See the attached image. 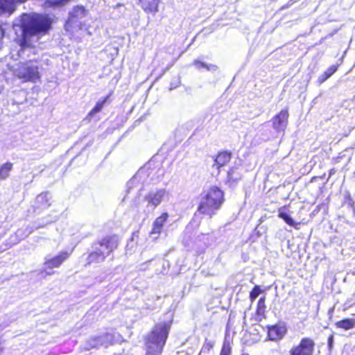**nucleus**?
<instances>
[{
  "label": "nucleus",
  "instance_id": "nucleus-31",
  "mask_svg": "<svg viewBox=\"0 0 355 355\" xmlns=\"http://www.w3.org/2000/svg\"><path fill=\"white\" fill-rule=\"evenodd\" d=\"M336 173V170L334 168H331L329 171V177L330 178Z\"/></svg>",
  "mask_w": 355,
  "mask_h": 355
},
{
  "label": "nucleus",
  "instance_id": "nucleus-5",
  "mask_svg": "<svg viewBox=\"0 0 355 355\" xmlns=\"http://www.w3.org/2000/svg\"><path fill=\"white\" fill-rule=\"evenodd\" d=\"M15 76L23 83H35L41 78L38 67L32 64L31 61L20 64L16 69Z\"/></svg>",
  "mask_w": 355,
  "mask_h": 355
},
{
  "label": "nucleus",
  "instance_id": "nucleus-7",
  "mask_svg": "<svg viewBox=\"0 0 355 355\" xmlns=\"http://www.w3.org/2000/svg\"><path fill=\"white\" fill-rule=\"evenodd\" d=\"M315 342L311 337H302L297 345L289 350V355H313Z\"/></svg>",
  "mask_w": 355,
  "mask_h": 355
},
{
  "label": "nucleus",
  "instance_id": "nucleus-15",
  "mask_svg": "<svg viewBox=\"0 0 355 355\" xmlns=\"http://www.w3.org/2000/svg\"><path fill=\"white\" fill-rule=\"evenodd\" d=\"M288 109L282 110L272 119L273 127L276 129L285 127L288 123Z\"/></svg>",
  "mask_w": 355,
  "mask_h": 355
},
{
  "label": "nucleus",
  "instance_id": "nucleus-3",
  "mask_svg": "<svg viewBox=\"0 0 355 355\" xmlns=\"http://www.w3.org/2000/svg\"><path fill=\"white\" fill-rule=\"evenodd\" d=\"M172 320L156 323L144 338L146 355H161L168 337Z\"/></svg>",
  "mask_w": 355,
  "mask_h": 355
},
{
  "label": "nucleus",
  "instance_id": "nucleus-27",
  "mask_svg": "<svg viewBox=\"0 0 355 355\" xmlns=\"http://www.w3.org/2000/svg\"><path fill=\"white\" fill-rule=\"evenodd\" d=\"M1 4H2V12L6 11L11 8L15 3V0H1Z\"/></svg>",
  "mask_w": 355,
  "mask_h": 355
},
{
  "label": "nucleus",
  "instance_id": "nucleus-10",
  "mask_svg": "<svg viewBox=\"0 0 355 355\" xmlns=\"http://www.w3.org/2000/svg\"><path fill=\"white\" fill-rule=\"evenodd\" d=\"M51 205V197L48 191H44L38 194L32 205L34 212L40 214L48 209Z\"/></svg>",
  "mask_w": 355,
  "mask_h": 355
},
{
  "label": "nucleus",
  "instance_id": "nucleus-34",
  "mask_svg": "<svg viewBox=\"0 0 355 355\" xmlns=\"http://www.w3.org/2000/svg\"><path fill=\"white\" fill-rule=\"evenodd\" d=\"M354 174H355V171H354Z\"/></svg>",
  "mask_w": 355,
  "mask_h": 355
},
{
  "label": "nucleus",
  "instance_id": "nucleus-14",
  "mask_svg": "<svg viewBox=\"0 0 355 355\" xmlns=\"http://www.w3.org/2000/svg\"><path fill=\"white\" fill-rule=\"evenodd\" d=\"M169 215L167 212H162L159 216L155 218L153 222L150 234H160L164 230V225L167 222Z\"/></svg>",
  "mask_w": 355,
  "mask_h": 355
},
{
  "label": "nucleus",
  "instance_id": "nucleus-2",
  "mask_svg": "<svg viewBox=\"0 0 355 355\" xmlns=\"http://www.w3.org/2000/svg\"><path fill=\"white\" fill-rule=\"evenodd\" d=\"M119 243V237L115 234L106 235L92 243V250L87 252L85 266L104 262L118 248Z\"/></svg>",
  "mask_w": 355,
  "mask_h": 355
},
{
  "label": "nucleus",
  "instance_id": "nucleus-9",
  "mask_svg": "<svg viewBox=\"0 0 355 355\" xmlns=\"http://www.w3.org/2000/svg\"><path fill=\"white\" fill-rule=\"evenodd\" d=\"M267 332L266 340L272 342H279L288 334V327L285 322L279 321L273 324L266 326Z\"/></svg>",
  "mask_w": 355,
  "mask_h": 355
},
{
  "label": "nucleus",
  "instance_id": "nucleus-32",
  "mask_svg": "<svg viewBox=\"0 0 355 355\" xmlns=\"http://www.w3.org/2000/svg\"><path fill=\"white\" fill-rule=\"evenodd\" d=\"M318 177H317V176H313V177H312V178H311V180H310V182H313L316 181V180L318 179Z\"/></svg>",
  "mask_w": 355,
  "mask_h": 355
},
{
  "label": "nucleus",
  "instance_id": "nucleus-19",
  "mask_svg": "<svg viewBox=\"0 0 355 355\" xmlns=\"http://www.w3.org/2000/svg\"><path fill=\"white\" fill-rule=\"evenodd\" d=\"M337 328L344 330H349L355 327V319L345 318L336 322Z\"/></svg>",
  "mask_w": 355,
  "mask_h": 355
},
{
  "label": "nucleus",
  "instance_id": "nucleus-25",
  "mask_svg": "<svg viewBox=\"0 0 355 355\" xmlns=\"http://www.w3.org/2000/svg\"><path fill=\"white\" fill-rule=\"evenodd\" d=\"M264 292L259 285H255L250 292L249 298L251 302H254L257 297Z\"/></svg>",
  "mask_w": 355,
  "mask_h": 355
},
{
  "label": "nucleus",
  "instance_id": "nucleus-17",
  "mask_svg": "<svg viewBox=\"0 0 355 355\" xmlns=\"http://www.w3.org/2000/svg\"><path fill=\"white\" fill-rule=\"evenodd\" d=\"M255 313L257 315L261 317V318H266V305L265 296H262L259 299L257 304Z\"/></svg>",
  "mask_w": 355,
  "mask_h": 355
},
{
  "label": "nucleus",
  "instance_id": "nucleus-22",
  "mask_svg": "<svg viewBox=\"0 0 355 355\" xmlns=\"http://www.w3.org/2000/svg\"><path fill=\"white\" fill-rule=\"evenodd\" d=\"M278 217L279 218L283 219L285 223L288 225L289 226L294 227L295 228L297 229V225H299L298 223H295L293 218L286 212H284L282 210V208H279L278 209Z\"/></svg>",
  "mask_w": 355,
  "mask_h": 355
},
{
  "label": "nucleus",
  "instance_id": "nucleus-12",
  "mask_svg": "<svg viewBox=\"0 0 355 355\" xmlns=\"http://www.w3.org/2000/svg\"><path fill=\"white\" fill-rule=\"evenodd\" d=\"M232 157V153L230 150H220L216 155L214 159L213 167H215L218 171L226 166Z\"/></svg>",
  "mask_w": 355,
  "mask_h": 355
},
{
  "label": "nucleus",
  "instance_id": "nucleus-28",
  "mask_svg": "<svg viewBox=\"0 0 355 355\" xmlns=\"http://www.w3.org/2000/svg\"><path fill=\"white\" fill-rule=\"evenodd\" d=\"M214 347V343L209 341V342H206L203 347H202V349H205V350H207V352L210 351L211 349H212Z\"/></svg>",
  "mask_w": 355,
  "mask_h": 355
},
{
  "label": "nucleus",
  "instance_id": "nucleus-4",
  "mask_svg": "<svg viewBox=\"0 0 355 355\" xmlns=\"http://www.w3.org/2000/svg\"><path fill=\"white\" fill-rule=\"evenodd\" d=\"M224 202V191L217 186H211L202 196L196 214L211 218L220 210Z\"/></svg>",
  "mask_w": 355,
  "mask_h": 355
},
{
  "label": "nucleus",
  "instance_id": "nucleus-16",
  "mask_svg": "<svg viewBox=\"0 0 355 355\" xmlns=\"http://www.w3.org/2000/svg\"><path fill=\"white\" fill-rule=\"evenodd\" d=\"M104 336H95L89 338L87 341V349H91L103 346L105 343Z\"/></svg>",
  "mask_w": 355,
  "mask_h": 355
},
{
  "label": "nucleus",
  "instance_id": "nucleus-21",
  "mask_svg": "<svg viewBox=\"0 0 355 355\" xmlns=\"http://www.w3.org/2000/svg\"><path fill=\"white\" fill-rule=\"evenodd\" d=\"M112 93L109 94L106 96H105L103 98L99 100L94 107L89 111V115L93 116L96 114V113L101 112L103 107L104 104L109 100Z\"/></svg>",
  "mask_w": 355,
  "mask_h": 355
},
{
  "label": "nucleus",
  "instance_id": "nucleus-11",
  "mask_svg": "<svg viewBox=\"0 0 355 355\" xmlns=\"http://www.w3.org/2000/svg\"><path fill=\"white\" fill-rule=\"evenodd\" d=\"M165 194L166 190L164 189H157L147 193L144 197V200L148 202L147 207H157L162 202Z\"/></svg>",
  "mask_w": 355,
  "mask_h": 355
},
{
  "label": "nucleus",
  "instance_id": "nucleus-30",
  "mask_svg": "<svg viewBox=\"0 0 355 355\" xmlns=\"http://www.w3.org/2000/svg\"><path fill=\"white\" fill-rule=\"evenodd\" d=\"M234 171V168H232L230 169V171H228V180L229 181H231L232 180V178L230 177L231 175V173Z\"/></svg>",
  "mask_w": 355,
  "mask_h": 355
},
{
  "label": "nucleus",
  "instance_id": "nucleus-1",
  "mask_svg": "<svg viewBox=\"0 0 355 355\" xmlns=\"http://www.w3.org/2000/svg\"><path fill=\"white\" fill-rule=\"evenodd\" d=\"M21 36L15 39L21 50L33 49L35 43L46 35L52 28V19L48 15L23 13L20 16Z\"/></svg>",
  "mask_w": 355,
  "mask_h": 355
},
{
  "label": "nucleus",
  "instance_id": "nucleus-24",
  "mask_svg": "<svg viewBox=\"0 0 355 355\" xmlns=\"http://www.w3.org/2000/svg\"><path fill=\"white\" fill-rule=\"evenodd\" d=\"M12 168V164L6 162L0 167V178L4 180L9 176L10 172Z\"/></svg>",
  "mask_w": 355,
  "mask_h": 355
},
{
  "label": "nucleus",
  "instance_id": "nucleus-23",
  "mask_svg": "<svg viewBox=\"0 0 355 355\" xmlns=\"http://www.w3.org/2000/svg\"><path fill=\"white\" fill-rule=\"evenodd\" d=\"M71 0H46L44 2V7L46 8L53 7H62L70 2Z\"/></svg>",
  "mask_w": 355,
  "mask_h": 355
},
{
  "label": "nucleus",
  "instance_id": "nucleus-26",
  "mask_svg": "<svg viewBox=\"0 0 355 355\" xmlns=\"http://www.w3.org/2000/svg\"><path fill=\"white\" fill-rule=\"evenodd\" d=\"M193 65L198 69H200L202 68H205L207 70H210L212 67H214L215 66L214 65H209L202 61H200L198 60H195L193 62Z\"/></svg>",
  "mask_w": 355,
  "mask_h": 355
},
{
  "label": "nucleus",
  "instance_id": "nucleus-33",
  "mask_svg": "<svg viewBox=\"0 0 355 355\" xmlns=\"http://www.w3.org/2000/svg\"><path fill=\"white\" fill-rule=\"evenodd\" d=\"M241 355H249L248 353H242Z\"/></svg>",
  "mask_w": 355,
  "mask_h": 355
},
{
  "label": "nucleus",
  "instance_id": "nucleus-18",
  "mask_svg": "<svg viewBox=\"0 0 355 355\" xmlns=\"http://www.w3.org/2000/svg\"><path fill=\"white\" fill-rule=\"evenodd\" d=\"M339 64H334L330 66L318 78L319 84L323 83L328 78H329L338 69Z\"/></svg>",
  "mask_w": 355,
  "mask_h": 355
},
{
  "label": "nucleus",
  "instance_id": "nucleus-29",
  "mask_svg": "<svg viewBox=\"0 0 355 355\" xmlns=\"http://www.w3.org/2000/svg\"><path fill=\"white\" fill-rule=\"evenodd\" d=\"M328 348L329 350H331L334 345V335L331 334L328 337L327 339Z\"/></svg>",
  "mask_w": 355,
  "mask_h": 355
},
{
  "label": "nucleus",
  "instance_id": "nucleus-20",
  "mask_svg": "<svg viewBox=\"0 0 355 355\" xmlns=\"http://www.w3.org/2000/svg\"><path fill=\"white\" fill-rule=\"evenodd\" d=\"M232 340L225 337L218 355H232Z\"/></svg>",
  "mask_w": 355,
  "mask_h": 355
},
{
  "label": "nucleus",
  "instance_id": "nucleus-6",
  "mask_svg": "<svg viewBox=\"0 0 355 355\" xmlns=\"http://www.w3.org/2000/svg\"><path fill=\"white\" fill-rule=\"evenodd\" d=\"M86 14L87 10L85 6H73L64 24L65 31L73 33L74 31L81 30L83 28V24L80 20L86 16Z\"/></svg>",
  "mask_w": 355,
  "mask_h": 355
},
{
  "label": "nucleus",
  "instance_id": "nucleus-13",
  "mask_svg": "<svg viewBox=\"0 0 355 355\" xmlns=\"http://www.w3.org/2000/svg\"><path fill=\"white\" fill-rule=\"evenodd\" d=\"M160 0H138V5L146 14L155 15L159 12Z\"/></svg>",
  "mask_w": 355,
  "mask_h": 355
},
{
  "label": "nucleus",
  "instance_id": "nucleus-8",
  "mask_svg": "<svg viewBox=\"0 0 355 355\" xmlns=\"http://www.w3.org/2000/svg\"><path fill=\"white\" fill-rule=\"evenodd\" d=\"M71 255V253L67 251L60 252L57 255L46 259L44 262L42 272L46 275H52L55 273L54 269L58 268L67 260Z\"/></svg>",
  "mask_w": 355,
  "mask_h": 355
}]
</instances>
